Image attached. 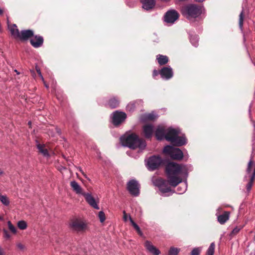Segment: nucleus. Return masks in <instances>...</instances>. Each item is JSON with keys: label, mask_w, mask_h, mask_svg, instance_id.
Instances as JSON below:
<instances>
[{"label": "nucleus", "mask_w": 255, "mask_h": 255, "mask_svg": "<svg viewBox=\"0 0 255 255\" xmlns=\"http://www.w3.org/2000/svg\"><path fill=\"white\" fill-rule=\"evenodd\" d=\"M190 39L191 43L194 46H197L198 43V38L197 36H191Z\"/></svg>", "instance_id": "nucleus-35"}, {"label": "nucleus", "mask_w": 255, "mask_h": 255, "mask_svg": "<svg viewBox=\"0 0 255 255\" xmlns=\"http://www.w3.org/2000/svg\"><path fill=\"white\" fill-rule=\"evenodd\" d=\"M16 246L17 248L20 251H23L25 249V246H24V245H23L22 243L20 242L17 243L16 244Z\"/></svg>", "instance_id": "nucleus-39"}, {"label": "nucleus", "mask_w": 255, "mask_h": 255, "mask_svg": "<svg viewBox=\"0 0 255 255\" xmlns=\"http://www.w3.org/2000/svg\"><path fill=\"white\" fill-rule=\"evenodd\" d=\"M28 124L30 125L31 124V122H28Z\"/></svg>", "instance_id": "nucleus-50"}, {"label": "nucleus", "mask_w": 255, "mask_h": 255, "mask_svg": "<svg viewBox=\"0 0 255 255\" xmlns=\"http://www.w3.org/2000/svg\"><path fill=\"white\" fill-rule=\"evenodd\" d=\"M37 147L38 149L39 152L45 156H48L49 154L47 149L45 148V145L38 143L37 144Z\"/></svg>", "instance_id": "nucleus-26"}, {"label": "nucleus", "mask_w": 255, "mask_h": 255, "mask_svg": "<svg viewBox=\"0 0 255 255\" xmlns=\"http://www.w3.org/2000/svg\"><path fill=\"white\" fill-rule=\"evenodd\" d=\"M200 249L199 248H194L191 252V255H199L200 253Z\"/></svg>", "instance_id": "nucleus-41"}, {"label": "nucleus", "mask_w": 255, "mask_h": 255, "mask_svg": "<svg viewBox=\"0 0 255 255\" xmlns=\"http://www.w3.org/2000/svg\"><path fill=\"white\" fill-rule=\"evenodd\" d=\"M7 226L9 230L12 233L14 234H16L17 233V231L16 228L12 224L10 221H8Z\"/></svg>", "instance_id": "nucleus-34"}, {"label": "nucleus", "mask_w": 255, "mask_h": 255, "mask_svg": "<svg viewBox=\"0 0 255 255\" xmlns=\"http://www.w3.org/2000/svg\"><path fill=\"white\" fill-rule=\"evenodd\" d=\"M8 28L10 32L11 35L15 39L19 36V31L15 24L10 25L8 23Z\"/></svg>", "instance_id": "nucleus-23"}, {"label": "nucleus", "mask_w": 255, "mask_h": 255, "mask_svg": "<svg viewBox=\"0 0 255 255\" xmlns=\"http://www.w3.org/2000/svg\"><path fill=\"white\" fill-rule=\"evenodd\" d=\"M142 7L144 9L149 10L152 8L155 5L154 0H141Z\"/></svg>", "instance_id": "nucleus-24"}, {"label": "nucleus", "mask_w": 255, "mask_h": 255, "mask_svg": "<svg viewBox=\"0 0 255 255\" xmlns=\"http://www.w3.org/2000/svg\"><path fill=\"white\" fill-rule=\"evenodd\" d=\"M203 11L204 8L202 6L195 4L186 5L181 9L182 14L189 20L198 17Z\"/></svg>", "instance_id": "nucleus-4"}, {"label": "nucleus", "mask_w": 255, "mask_h": 255, "mask_svg": "<svg viewBox=\"0 0 255 255\" xmlns=\"http://www.w3.org/2000/svg\"><path fill=\"white\" fill-rule=\"evenodd\" d=\"M215 248V245L214 243H212L210 244V245L207 251V255H214Z\"/></svg>", "instance_id": "nucleus-33"}, {"label": "nucleus", "mask_w": 255, "mask_h": 255, "mask_svg": "<svg viewBox=\"0 0 255 255\" xmlns=\"http://www.w3.org/2000/svg\"><path fill=\"white\" fill-rule=\"evenodd\" d=\"M14 71L17 74H19V73L16 70H14Z\"/></svg>", "instance_id": "nucleus-49"}, {"label": "nucleus", "mask_w": 255, "mask_h": 255, "mask_svg": "<svg viewBox=\"0 0 255 255\" xmlns=\"http://www.w3.org/2000/svg\"><path fill=\"white\" fill-rule=\"evenodd\" d=\"M1 203L3 205L2 210L6 214L10 208V200L6 196L1 195Z\"/></svg>", "instance_id": "nucleus-18"}, {"label": "nucleus", "mask_w": 255, "mask_h": 255, "mask_svg": "<svg viewBox=\"0 0 255 255\" xmlns=\"http://www.w3.org/2000/svg\"><path fill=\"white\" fill-rule=\"evenodd\" d=\"M36 70L37 71V72L38 73V75H39V76L40 77L41 80H42V81H44V78L41 74V73L40 72V70L39 69V68L36 67Z\"/></svg>", "instance_id": "nucleus-44"}, {"label": "nucleus", "mask_w": 255, "mask_h": 255, "mask_svg": "<svg viewBox=\"0 0 255 255\" xmlns=\"http://www.w3.org/2000/svg\"><path fill=\"white\" fill-rule=\"evenodd\" d=\"M158 74V72L157 70H154L153 72V77H155V76H157Z\"/></svg>", "instance_id": "nucleus-46"}, {"label": "nucleus", "mask_w": 255, "mask_h": 255, "mask_svg": "<svg viewBox=\"0 0 255 255\" xmlns=\"http://www.w3.org/2000/svg\"><path fill=\"white\" fill-rule=\"evenodd\" d=\"M220 210V208L218 209L216 215L217 216L218 221L221 224H224L229 219L230 213L229 212L225 211L223 213V214L219 215V211Z\"/></svg>", "instance_id": "nucleus-14"}, {"label": "nucleus", "mask_w": 255, "mask_h": 255, "mask_svg": "<svg viewBox=\"0 0 255 255\" xmlns=\"http://www.w3.org/2000/svg\"><path fill=\"white\" fill-rule=\"evenodd\" d=\"M248 177H252V179L255 177V162L252 157H251L248 164L245 180H247Z\"/></svg>", "instance_id": "nucleus-12"}, {"label": "nucleus", "mask_w": 255, "mask_h": 255, "mask_svg": "<svg viewBox=\"0 0 255 255\" xmlns=\"http://www.w3.org/2000/svg\"><path fill=\"white\" fill-rule=\"evenodd\" d=\"M243 21H244V15H243V11H242L239 16V26L240 29L242 30L243 26Z\"/></svg>", "instance_id": "nucleus-37"}, {"label": "nucleus", "mask_w": 255, "mask_h": 255, "mask_svg": "<svg viewBox=\"0 0 255 255\" xmlns=\"http://www.w3.org/2000/svg\"><path fill=\"white\" fill-rule=\"evenodd\" d=\"M98 217L101 223H103L106 219L105 214L103 211H100L98 214Z\"/></svg>", "instance_id": "nucleus-38"}, {"label": "nucleus", "mask_w": 255, "mask_h": 255, "mask_svg": "<svg viewBox=\"0 0 255 255\" xmlns=\"http://www.w3.org/2000/svg\"><path fill=\"white\" fill-rule=\"evenodd\" d=\"M144 246L150 253L154 255H159L160 254L159 250L157 249L155 247H154L152 244L148 241H146L145 242Z\"/></svg>", "instance_id": "nucleus-17"}, {"label": "nucleus", "mask_w": 255, "mask_h": 255, "mask_svg": "<svg viewBox=\"0 0 255 255\" xmlns=\"http://www.w3.org/2000/svg\"><path fill=\"white\" fill-rule=\"evenodd\" d=\"M33 35V32L31 30H22L19 32V36L17 37V39L21 40H26L31 37Z\"/></svg>", "instance_id": "nucleus-20"}, {"label": "nucleus", "mask_w": 255, "mask_h": 255, "mask_svg": "<svg viewBox=\"0 0 255 255\" xmlns=\"http://www.w3.org/2000/svg\"><path fill=\"white\" fill-rule=\"evenodd\" d=\"M70 186L73 190L77 194L84 195L85 194L80 185L75 181L70 182Z\"/></svg>", "instance_id": "nucleus-21"}, {"label": "nucleus", "mask_w": 255, "mask_h": 255, "mask_svg": "<svg viewBox=\"0 0 255 255\" xmlns=\"http://www.w3.org/2000/svg\"><path fill=\"white\" fill-rule=\"evenodd\" d=\"M156 59L160 65H165L168 62V58L165 55L158 54L156 56Z\"/></svg>", "instance_id": "nucleus-25"}, {"label": "nucleus", "mask_w": 255, "mask_h": 255, "mask_svg": "<svg viewBox=\"0 0 255 255\" xmlns=\"http://www.w3.org/2000/svg\"><path fill=\"white\" fill-rule=\"evenodd\" d=\"M179 13L174 9L168 10L164 15V21L168 23L173 24L178 18Z\"/></svg>", "instance_id": "nucleus-10"}, {"label": "nucleus", "mask_w": 255, "mask_h": 255, "mask_svg": "<svg viewBox=\"0 0 255 255\" xmlns=\"http://www.w3.org/2000/svg\"><path fill=\"white\" fill-rule=\"evenodd\" d=\"M155 135L158 140L165 138L174 145L180 146L187 143V139L184 135H181L180 130L171 127L166 128L163 126H158Z\"/></svg>", "instance_id": "nucleus-1"}, {"label": "nucleus", "mask_w": 255, "mask_h": 255, "mask_svg": "<svg viewBox=\"0 0 255 255\" xmlns=\"http://www.w3.org/2000/svg\"><path fill=\"white\" fill-rule=\"evenodd\" d=\"M129 220L131 223V224L132 225V226L133 227V228H134V229L136 231V232L138 233V234H139L140 235H142V232L140 230V228L139 227V226L132 220V219H131L130 216H129Z\"/></svg>", "instance_id": "nucleus-29"}, {"label": "nucleus", "mask_w": 255, "mask_h": 255, "mask_svg": "<svg viewBox=\"0 0 255 255\" xmlns=\"http://www.w3.org/2000/svg\"><path fill=\"white\" fill-rule=\"evenodd\" d=\"M83 196L85 197L86 201L91 206L96 209H99V207L97 204V202L91 194L85 193Z\"/></svg>", "instance_id": "nucleus-15"}, {"label": "nucleus", "mask_w": 255, "mask_h": 255, "mask_svg": "<svg viewBox=\"0 0 255 255\" xmlns=\"http://www.w3.org/2000/svg\"><path fill=\"white\" fill-rule=\"evenodd\" d=\"M119 104V101L116 99L115 98H111L108 103V105L109 107H110L112 108H117Z\"/></svg>", "instance_id": "nucleus-27"}, {"label": "nucleus", "mask_w": 255, "mask_h": 255, "mask_svg": "<svg viewBox=\"0 0 255 255\" xmlns=\"http://www.w3.org/2000/svg\"><path fill=\"white\" fill-rule=\"evenodd\" d=\"M70 227L73 230L81 232L86 228V224L82 220L75 219L71 221Z\"/></svg>", "instance_id": "nucleus-9"}, {"label": "nucleus", "mask_w": 255, "mask_h": 255, "mask_svg": "<svg viewBox=\"0 0 255 255\" xmlns=\"http://www.w3.org/2000/svg\"><path fill=\"white\" fill-rule=\"evenodd\" d=\"M127 188L129 192L133 196H137L139 193V185L135 180H130L127 184Z\"/></svg>", "instance_id": "nucleus-11"}, {"label": "nucleus", "mask_w": 255, "mask_h": 255, "mask_svg": "<svg viewBox=\"0 0 255 255\" xmlns=\"http://www.w3.org/2000/svg\"><path fill=\"white\" fill-rule=\"evenodd\" d=\"M190 168L191 166L174 162L168 163L166 165L165 171L169 184L172 186H176L182 181L183 178L187 177Z\"/></svg>", "instance_id": "nucleus-2"}, {"label": "nucleus", "mask_w": 255, "mask_h": 255, "mask_svg": "<svg viewBox=\"0 0 255 255\" xmlns=\"http://www.w3.org/2000/svg\"><path fill=\"white\" fill-rule=\"evenodd\" d=\"M180 251V249L172 247L170 248L169 250L168 255H177L179 253Z\"/></svg>", "instance_id": "nucleus-31"}, {"label": "nucleus", "mask_w": 255, "mask_h": 255, "mask_svg": "<svg viewBox=\"0 0 255 255\" xmlns=\"http://www.w3.org/2000/svg\"><path fill=\"white\" fill-rule=\"evenodd\" d=\"M136 105H135V102H132V103H129L127 106V110L129 112L133 111L134 109L135 108Z\"/></svg>", "instance_id": "nucleus-36"}, {"label": "nucleus", "mask_w": 255, "mask_h": 255, "mask_svg": "<svg viewBox=\"0 0 255 255\" xmlns=\"http://www.w3.org/2000/svg\"><path fill=\"white\" fill-rule=\"evenodd\" d=\"M161 77L165 80L171 79L173 76L172 69L170 67L162 68L159 72Z\"/></svg>", "instance_id": "nucleus-13"}, {"label": "nucleus", "mask_w": 255, "mask_h": 255, "mask_svg": "<svg viewBox=\"0 0 255 255\" xmlns=\"http://www.w3.org/2000/svg\"><path fill=\"white\" fill-rule=\"evenodd\" d=\"M129 215H128L125 211L123 212V219L125 222H127L128 220H129Z\"/></svg>", "instance_id": "nucleus-43"}, {"label": "nucleus", "mask_w": 255, "mask_h": 255, "mask_svg": "<svg viewBox=\"0 0 255 255\" xmlns=\"http://www.w3.org/2000/svg\"><path fill=\"white\" fill-rule=\"evenodd\" d=\"M111 118L113 125L118 126L125 121L127 118V115L124 112L116 111L113 113Z\"/></svg>", "instance_id": "nucleus-8"}, {"label": "nucleus", "mask_w": 255, "mask_h": 255, "mask_svg": "<svg viewBox=\"0 0 255 255\" xmlns=\"http://www.w3.org/2000/svg\"><path fill=\"white\" fill-rule=\"evenodd\" d=\"M157 117V115L155 113L152 112L151 113L142 115L140 117V120L142 122L153 121L156 119Z\"/></svg>", "instance_id": "nucleus-22"}, {"label": "nucleus", "mask_w": 255, "mask_h": 255, "mask_svg": "<svg viewBox=\"0 0 255 255\" xmlns=\"http://www.w3.org/2000/svg\"><path fill=\"white\" fill-rule=\"evenodd\" d=\"M43 83H44V84L45 86L47 88H48V86L47 84L45 83V82H44V81H43Z\"/></svg>", "instance_id": "nucleus-48"}, {"label": "nucleus", "mask_w": 255, "mask_h": 255, "mask_svg": "<svg viewBox=\"0 0 255 255\" xmlns=\"http://www.w3.org/2000/svg\"><path fill=\"white\" fill-rule=\"evenodd\" d=\"M163 152L166 155L169 156L172 159L180 160L183 158V152L178 148L171 145L164 147Z\"/></svg>", "instance_id": "nucleus-5"}, {"label": "nucleus", "mask_w": 255, "mask_h": 255, "mask_svg": "<svg viewBox=\"0 0 255 255\" xmlns=\"http://www.w3.org/2000/svg\"><path fill=\"white\" fill-rule=\"evenodd\" d=\"M43 42V39L40 36L36 35L30 39L31 44L35 48L41 46Z\"/></svg>", "instance_id": "nucleus-19"}, {"label": "nucleus", "mask_w": 255, "mask_h": 255, "mask_svg": "<svg viewBox=\"0 0 255 255\" xmlns=\"http://www.w3.org/2000/svg\"><path fill=\"white\" fill-rule=\"evenodd\" d=\"M17 226L20 230H24L27 228V224L25 221L20 220L17 223Z\"/></svg>", "instance_id": "nucleus-28"}, {"label": "nucleus", "mask_w": 255, "mask_h": 255, "mask_svg": "<svg viewBox=\"0 0 255 255\" xmlns=\"http://www.w3.org/2000/svg\"><path fill=\"white\" fill-rule=\"evenodd\" d=\"M3 237L5 239H6V240H9L11 238V236L7 231L4 229L3 230Z\"/></svg>", "instance_id": "nucleus-40"}, {"label": "nucleus", "mask_w": 255, "mask_h": 255, "mask_svg": "<svg viewBox=\"0 0 255 255\" xmlns=\"http://www.w3.org/2000/svg\"><path fill=\"white\" fill-rule=\"evenodd\" d=\"M162 161V159L159 156H152L147 160L146 165L148 170L152 171L157 168Z\"/></svg>", "instance_id": "nucleus-7"}, {"label": "nucleus", "mask_w": 255, "mask_h": 255, "mask_svg": "<svg viewBox=\"0 0 255 255\" xmlns=\"http://www.w3.org/2000/svg\"><path fill=\"white\" fill-rule=\"evenodd\" d=\"M154 128L152 125L146 124L143 127V133L146 138H150L153 133Z\"/></svg>", "instance_id": "nucleus-16"}, {"label": "nucleus", "mask_w": 255, "mask_h": 255, "mask_svg": "<svg viewBox=\"0 0 255 255\" xmlns=\"http://www.w3.org/2000/svg\"><path fill=\"white\" fill-rule=\"evenodd\" d=\"M187 188V183L184 182L183 184L179 186L177 188V192L178 194H181L184 193Z\"/></svg>", "instance_id": "nucleus-30"}, {"label": "nucleus", "mask_w": 255, "mask_h": 255, "mask_svg": "<svg viewBox=\"0 0 255 255\" xmlns=\"http://www.w3.org/2000/svg\"><path fill=\"white\" fill-rule=\"evenodd\" d=\"M255 178H253L252 177H248L247 180H245V181H248V183L247 184L246 188L247 190L249 192L252 189V187L253 186V183L254 182Z\"/></svg>", "instance_id": "nucleus-32"}, {"label": "nucleus", "mask_w": 255, "mask_h": 255, "mask_svg": "<svg viewBox=\"0 0 255 255\" xmlns=\"http://www.w3.org/2000/svg\"><path fill=\"white\" fill-rule=\"evenodd\" d=\"M242 227H236V228H235L233 231H232V234H233V235H236L237 234V233H238L239 232V231L241 230V229H242Z\"/></svg>", "instance_id": "nucleus-42"}, {"label": "nucleus", "mask_w": 255, "mask_h": 255, "mask_svg": "<svg viewBox=\"0 0 255 255\" xmlns=\"http://www.w3.org/2000/svg\"><path fill=\"white\" fill-rule=\"evenodd\" d=\"M154 184L158 187L162 196H168L172 194L171 189L165 181L161 178L157 179L154 181Z\"/></svg>", "instance_id": "nucleus-6"}, {"label": "nucleus", "mask_w": 255, "mask_h": 255, "mask_svg": "<svg viewBox=\"0 0 255 255\" xmlns=\"http://www.w3.org/2000/svg\"><path fill=\"white\" fill-rule=\"evenodd\" d=\"M78 170H79V171H80L81 172V173L83 175V176L87 178V175L85 174V173L84 172V171H83V170L82 169V168L81 167H78Z\"/></svg>", "instance_id": "nucleus-45"}, {"label": "nucleus", "mask_w": 255, "mask_h": 255, "mask_svg": "<svg viewBox=\"0 0 255 255\" xmlns=\"http://www.w3.org/2000/svg\"><path fill=\"white\" fill-rule=\"evenodd\" d=\"M194 0L197 2H202V1H204L205 0Z\"/></svg>", "instance_id": "nucleus-47"}, {"label": "nucleus", "mask_w": 255, "mask_h": 255, "mask_svg": "<svg viewBox=\"0 0 255 255\" xmlns=\"http://www.w3.org/2000/svg\"><path fill=\"white\" fill-rule=\"evenodd\" d=\"M121 142L123 146L128 147L133 150L138 148V152H141L146 146L145 141L140 139L134 133L122 136Z\"/></svg>", "instance_id": "nucleus-3"}]
</instances>
